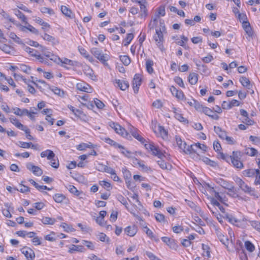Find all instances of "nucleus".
<instances>
[{
    "label": "nucleus",
    "instance_id": "17",
    "mask_svg": "<svg viewBox=\"0 0 260 260\" xmlns=\"http://www.w3.org/2000/svg\"><path fill=\"white\" fill-rule=\"evenodd\" d=\"M47 49L44 48L42 51L44 52V55L50 60L54 61V62H57V60H60V58L57 56L54 55L51 52L46 51Z\"/></svg>",
    "mask_w": 260,
    "mask_h": 260
},
{
    "label": "nucleus",
    "instance_id": "21",
    "mask_svg": "<svg viewBox=\"0 0 260 260\" xmlns=\"http://www.w3.org/2000/svg\"><path fill=\"white\" fill-rule=\"evenodd\" d=\"M115 82L117 84L118 86L122 90H125L129 87V83L126 81L116 79L115 80Z\"/></svg>",
    "mask_w": 260,
    "mask_h": 260
},
{
    "label": "nucleus",
    "instance_id": "10",
    "mask_svg": "<svg viewBox=\"0 0 260 260\" xmlns=\"http://www.w3.org/2000/svg\"><path fill=\"white\" fill-rule=\"evenodd\" d=\"M26 168L29 171H32L33 174L36 176H40L43 174V171L40 167L34 166L31 162L26 164Z\"/></svg>",
    "mask_w": 260,
    "mask_h": 260
},
{
    "label": "nucleus",
    "instance_id": "28",
    "mask_svg": "<svg viewBox=\"0 0 260 260\" xmlns=\"http://www.w3.org/2000/svg\"><path fill=\"white\" fill-rule=\"evenodd\" d=\"M217 235L220 241L225 246H228L229 241L228 238L219 232L217 233Z\"/></svg>",
    "mask_w": 260,
    "mask_h": 260
},
{
    "label": "nucleus",
    "instance_id": "48",
    "mask_svg": "<svg viewBox=\"0 0 260 260\" xmlns=\"http://www.w3.org/2000/svg\"><path fill=\"white\" fill-rule=\"evenodd\" d=\"M174 114L175 117L179 121L181 122H187V120L184 118L181 114L177 112V111H174Z\"/></svg>",
    "mask_w": 260,
    "mask_h": 260
},
{
    "label": "nucleus",
    "instance_id": "39",
    "mask_svg": "<svg viewBox=\"0 0 260 260\" xmlns=\"http://www.w3.org/2000/svg\"><path fill=\"white\" fill-rule=\"evenodd\" d=\"M53 199L56 203H61L65 199V197L62 194L56 193L54 196Z\"/></svg>",
    "mask_w": 260,
    "mask_h": 260
},
{
    "label": "nucleus",
    "instance_id": "8",
    "mask_svg": "<svg viewBox=\"0 0 260 260\" xmlns=\"http://www.w3.org/2000/svg\"><path fill=\"white\" fill-rule=\"evenodd\" d=\"M215 181L217 183L219 184L222 187L227 189L229 191H233L234 188V185L231 182L224 180L222 178H216Z\"/></svg>",
    "mask_w": 260,
    "mask_h": 260
},
{
    "label": "nucleus",
    "instance_id": "45",
    "mask_svg": "<svg viewBox=\"0 0 260 260\" xmlns=\"http://www.w3.org/2000/svg\"><path fill=\"white\" fill-rule=\"evenodd\" d=\"M134 38V35L132 33L128 34L126 38L123 41V44L125 46H127Z\"/></svg>",
    "mask_w": 260,
    "mask_h": 260
},
{
    "label": "nucleus",
    "instance_id": "43",
    "mask_svg": "<svg viewBox=\"0 0 260 260\" xmlns=\"http://www.w3.org/2000/svg\"><path fill=\"white\" fill-rule=\"evenodd\" d=\"M119 149H120V152L121 153H122L123 155H124L125 156L127 157H131V152L129 151L128 150H126L125 148H124L123 146L119 145L117 147Z\"/></svg>",
    "mask_w": 260,
    "mask_h": 260
},
{
    "label": "nucleus",
    "instance_id": "58",
    "mask_svg": "<svg viewBox=\"0 0 260 260\" xmlns=\"http://www.w3.org/2000/svg\"><path fill=\"white\" fill-rule=\"evenodd\" d=\"M174 81L180 87L185 88L183 80L179 77H175L174 78Z\"/></svg>",
    "mask_w": 260,
    "mask_h": 260
},
{
    "label": "nucleus",
    "instance_id": "29",
    "mask_svg": "<svg viewBox=\"0 0 260 260\" xmlns=\"http://www.w3.org/2000/svg\"><path fill=\"white\" fill-rule=\"evenodd\" d=\"M9 37L15 43L18 44H23L22 41L21 39L18 37L15 33L13 32H10Z\"/></svg>",
    "mask_w": 260,
    "mask_h": 260
},
{
    "label": "nucleus",
    "instance_id": "55",
    "mask_svg": "<svg viewBox=\"0 0 260 260\" xmlns=\"http://www.w3.org/2000/svg\"><path fill=\"white\" fill-rule=\"evenodd\" d=\"M225 217L229 220L230 222L231 223L234 224L236 222H237V220L235 217L231 215H229L228 214H225Z\"/></svg>",
    "mask_w": 260,
    "mask_h": 260
},
{
    "label": "nucleus",
    "instance_id": "7",
    "mask_svg": "<svg viewBox=\"0 0 260 260\" xmlns=\"http://www.w3.org/2000/svg\"><path fill=\"white\" fill-rule=\"evenodd\" d=\"M165 14V7L164 6H160L158 8L157 13L155 14V18L153 19V22H151L149 24V26H150L151 28H153L155 25L156 22L157 21V19L160 16H164Z\"/></svg>",
    "mask_w": 260,
    "mask_h": 260
},
{
    "label": "nucleus",
    "instance_id": "37",
    "mask_svg": "<svg viewBox=\"0 0 260 260\" xmlns=\"http://www.w3.org/2000/svg\"><path fill=\"white\" fill-rule=\"evenodd\" d=\"M93 146L91 143H89V144L86 143H82L78 145L77 149L79 150H84L86 148H93Z\"/></svg>",
    "mask_w": 260,
    "mask_h": 260
},
{
    "label": "nucleus",
    "instance_id": "33",
    "mask_svg": "<svg viewBox=\"0 0 260 260\" xmlns=\"http://www.w3.org/2000/svg\"><path fill=\"white\" fill-rule=\"evenodd\" d=\"M153 66V61L150 59H147L146 61V68L147 71L149 73L151 74L153 72V69L152 66Z\"/></svg>",
    "mask_w": 260,
    "mask_h": 260
},
{
    "label": "nucleus",
    "instance_id": "53",
    "mask_svg": "<svg viewBox=\"0 0 260 260\" xmlns=\"http://www.w3.org/2000/svg\"><path fill=\"white\" fill-rule=\"evenodd\" d=\"M193 106L198 111H201L203 112L204 108H206L205 107H203L196 101H193Z\"/></svg>",
    "mask_w": 260,
    "mask_h": 260
},
{
    "label": "nucleus",
    "instance_id": "9",
    "mask_svg": "<svg viewBox=\"0 0 260 260\" xmlns=\"http://www.w3.org/2000/svg\"><path fill=\"white\" fill-rule=\"evenodd\" d=\"M142 83V79L140 74H136L133 81V87L134 92L137 93L139 88Z\"/></svg>",
    "mask_w": 260,
    "mask_h": 260
},
{
    "label": "nucleus",
    "instance_id": "22",
    "mask_svg": "<svg viewBox=\"0 0 260 260\" xmlns=\"http://www.w3.org/2000/svg\"><path fill=\"white\" fill-rule=\"evenodd\" d=\"M240 82L244 87L247 88L248 89H251L252 85L248 78L246 77H241L240 78Z\"/></svg>",
    "mask_w": 260,
    "mask_h": 260
},
{
    "label": "nucleus",
    "instance_id": "47",
    "mask_svg": "<svg viewBox=\"0 0 260 260\" xmlns=\"http://www.w3.org/2000/svg\"><path fill=\"white\" fill-rule=\"evenodd\" d=\"M70 192L77 196H79L80 194V192L73 185H69L68 187Z\"/></svg>",
    "mask_w": 260,
    "mask_h": 260
},
{
    "label": "nucleus",
    "instance_id": "20",
    "mask_svg": "<svg viewBox=\"0 0 260 260\" xmlns=\"http://www.w3.org/2000/svg\"><path fill=\"white\" fill-rule=\"evenodd\" d=\"M125 233L131 237L136 235L137 232V229L135 226H128L124 229Z\"/></svg>",
    "mask_w": 260,
    "mask_h": 260
},
{
    "label": "nucleus",
    "instance_id": "35",
    "mask_svg": "<svg viewBox=\"0 0 260 260\" xmlns=\"http://www.w3.org/2000/svg\"><path fill=\"white\" fill-rule=\"evenodd\" d=\"M108 173L111 174V178L113 179V180L114 181H117V182L120 181V178L117 175L115 171L113 169H112V168H110Z\"/></svg>",
    "mask_w": 260,
    "mask_h": 260
},
{
    "label": "nucleus",
    "instance_id": "25",
    "mask_svg": "<svg viewBox=\"0 0 260 260\" xmlns=\"http://www.w3.org/2000/svg\"><path fill=\"white\" fill-rule=\"evenodd\" d=\"M41 156L42 157H47L48 159H51L55 157V154L50 150H47L41 153Z\"/></svg>",
    "mask_w": 260,
    "mask_h": 260
},
{
    "label": "nucleus",
    "instance_id": "46",
    "mask_svg": "<svg viewBox=\"0 0 260 260\" xmlns=\"http://www.w3.org/2000/svg\"><path fill=\"white\" fill-rule=\"evenodd\" d=\"M27 24V26H21V30L24 31L25 29H27L30 31L34 33H36L37 32V30L34 27L29 24L28 23Z\"/></svg>",
    "mask_w": 260,
    "mask_h": 260
},
{
    "label": "nucleus",
    "instance_id": "54",
    "mask_svg": "<svg viewBox=\"0 0 260 260\" xmlns=\"http://www.w3.org/2000/svg\"><path fill=\"white\" fill-rule=\"evenodd\" d=\"M42 13H48L49 15H53L54 14L53 10L50 8L43 7L40 10Z\"/></svg>",
    "mask_w": 260,
    "mask_h": 260
},
{
    "label": "nucleus",
    "instance_id": "2",
    "mask_svg": "<svg viewBox=\"0 0 260 260\" xmlns=\"http://www.w3.org/2000/svg\"><path fill=\"white\" fill-rule=\"evenodd\" d=\"M160 24L161 28H159V29H155V35L154 36L153 38L154 40L156 42L158 47L161 50H162L163 46L162 45V43L164 41L162 31L165 30V26L162 25V24H164V23H161V22Z\"/></svg>",
    "mask_w": 260,
    "mask_h": 260
},
{
    "label": "nucleus",
    "instance_id": "59",
    "mask_svg": "<svg viewBox=\"0 0 260 260\" xmlns=\"http://www.w3.org/2000/svg\"><path fill=\"white\" fill-rule=\"evenodd\" d=\"M202 160L206 164L211 166H214L215 162L207 157H203Z\"/></svg>",
    "mask_w": 260,
    "mask_h": 260
},
{
    "label": "nucleus",
    "instance_id": "24",
    "mask_svg": "<svg viewBox=\"0 0 260 260\" xmlns=\"http://www.w3.org/2000/svg\"><path fill=\"white\" fill-rule=\"evenodd\" d=\"M258 169H247L243 171V174L247 177H254L257 172H258Z\"/></svg>",
    "mask_w": 260,
    "mask_h": 260
},
{
    "label": "nucleus",
    "instance_id": "3",
    "mask_svg": "<svg viewBox=\"0 0 260 260\" xmlns=\"http://www.w3.org/2000/svg\"><path fill=\"white\" fill-rule=\"evenodd\" d=\"M92 54L100 61L105 63L109 59V55L107 54H103L102 51L97 48H93L91 50Z\"/></svg>",
    "mask_w": 260,
    "mask_h": 260
},
{
    "label": "nucleus",
    "instance_id": "41",
    "mask_svg": "<svg viewBox=\"0 0 260 260\" xmlns=\"http://www.w3.org/2000/svg\"><path fill=\"white\" fill-rule=\"evenodd\" d=\"M120 60L125 66H128L131 62V59L127 55H121L120 56Z\"/></svg>",
    "mask_w": 260,
    "mask_h": 260
},
{
    "label": "nucleus",
    "instance_id": "44",
    "mask_svg": "<svg viewBox=\"0 0 260 260\" xmlns=\"http://www.w3.org/2000/svg\"><path fill=\"white\" fill-rule=\"evenodd\" d=\"M245 246L246 249L249 252L253 251L255 249L253 244L249 241H247L245 242Z\"/></svg>",
    "mask_w": 260,
    "mask_h": 260
},
{
    "label": "nucleus",
    "instance_id": "63",
    "mask_svg": "<svg viewBox=\"0 0 260 260\" xmlns=\"http://www.w3.org/2000/svg\"><path fill=\"white\" fill-rule=\"evenodd\" d=\"M115 252L117 255H123L124 254V249L122 246H117L115 249Z\"/></svg>",
    "mask_w": 260,
    "mask_h": 260
},
{
    "label": "nucleus",
    "instance_id": "15",
    "mask_svg": "<svg viewBox=\"0 0 260 260\" xmlns=\"http://www.w3.org/2000/svg\"><path fill=\"white\" fill-rule=\"evenodd\" d=\"M10 120L11 122L15 125L17 128L23 131H26V132L28 133V130L26 129V126L21 124L17 119L14 117H10Z\"/></svg>",
    "mask_w": 260,
    "mask_h": 260
},
{
    "label": "nucleus",
    "instance_id": "42",
    "mask_svg": "<svg viewBox=\"0 0 260 260\" xmlns=\"http://www.w3.org/2000/svg\"><path fill=\"white\" fill-rule=\"evenodd\" d=\"M43 38L45 40L52 42L53 44L58 43V42L55 40V39L54 37H53L52 36H51L47 34H45L43 36Z\"/></svg>",
    "mask_w": 260,
    "mask_h": 260
},
{
    "label": "nucleus",
    "instance_id": "49",
    "mask_svg": "<svg viewBox=\"0 0 260 260\" xmlns=\"http://www.w3.org/2000/svg\"><path fill=\"white\" fill-rule=\"evenodd\" d=\"M60 226L62 227L66 232H69L74 231V229L72 226L67 224L66 223H62L60 225Z\"/></svg>",
    "mask_w": 260,
    "mask_h": 260
},
{
    "label": "nucleus",
    "instance_id": "14",
    "mask_svg": "<svg viewBox=\"0 0 260 260\" xmlns=\"http://www.w3.org/2000/svg\"><path fill=\"white\" fill-rule=\"evenodd\" d=\"M76 88L78 90L90 93L91 92V88L87 84L85 83H79L76 85Z\"/></svg>",
    "mask_w": 260,
    "mask_h": 260
},
{
    "label": "nucleus",
    "instance_id": "13",
    "mask_svg": "<svg viewBox=\"0 0 260 260\" xmlns=\"http://www.w3.org/2000/svg\"><path fill=\"white\" fill-rule=\"evenodd\" d=\"M161 240L164 243H166L170 248L174 250H177L178 245L175 240L170 239L167 237H162Z\"/></svg>",
    "mask_w": 260,
    "mask_h": 260
},
{
    "label": "nucleus",
    "instance_id": "52",
    "mask_svg": "<svg viewBox=\"0 0 260 260\" xmlns=\"http://www.w3.org/2000/svg\"><path fill=\"white\" fill-rule=\"evenodd\" d=\"M61 11L62 13L67 16H70L71 14V11L64 6H61Z\"/></svg>",
    "mask_w": 260,
    "mask_h": 260
},
{
    "label": "nucleus",
    "instance_id": "60",
    "mask_svg": "<svg viewBox=\"0 0 260 260\" xmlns=\"http://www.w3.org/2000/svg\"><path fill=\"white\" fill-rule=\"evenodd\" d=\"M173 231L176 234L180 233L183 231V228L181 225H175L172 228Z\"/></svg>",
    "mask_w": 260,
    "mask_h": 260
},
{
    "label": "nucleus",
    "instance_id": "12",
    "mask_svg": "<svg viewBox=\"0 0 260 260\" xmlns=\"http://www.w3.org/2000/svg\"><path fill=\"white\" fill-rule=\"evenodd\" d=\"M21 252L24 254L27 260H34L35 257V252L31 249L28 247H23L21 249Z\"/></svg>",
    "mask_w": 260,
    "mask_h": 260
},
{
    "label": "nucleus",
    "instance_id": "56",
    "mask_svg": "<svg viewBox=\"0 0 260 260\" xmlns=\"http://www.w3.org/2000/svg\"><path fill=\"white\" fill-rule=\"evenodd\" d=\"M83 244H84L88 249L93 250L94 246L93 243L91 241L83 240Z\"/></svg>",
    "mask_w": 260,
    "mask_h": 260
},
{
    "label": "nucleus",
    "instance_id": "27",
    "mask_svg": "<svg viewBox=\"0 0 260 260\" xmlns=\"http://www.w3.org/2000/svg\"><path fill=\"white\" fill-rule=\"evenodd\" d=\"M111 167H109L107 166L104 165L102 163H98L95 168L96 169L102 172H106L108 173Z\"/></svg>",
    "mask_w": 260,
    "mask_h": 260
},
{
    "label": "nucleus",
    "instance_id": "11",
    "mask_svg": "<svg viewBox=\"0 0 260 260\" xmlns=\"http://www.w3.org/2000/svg\"><path fill=\"white\" fill-rule=\"evenodd\" d=\"M235 181L239 187L245 193L249 192L250 190V187L247 184H246L241 178L237 177L235 179Z\"/></svg>",
    "mask_w": 260,
    "mask_h": 260
},
{
    "label": "nucleus",
    "instance_id": "4",
    "mask_svg": "<svg viewBox=\"0 0 260 260\" xmlns=\"http://www.w3.org/2000/svg\"><path fill=\"white\" fill-rule=\"evenodd\" d=\"M175 138L177 145L185 153H191V150H193V146H190V145L187 146L186 143L183 141L179 137L176 136Z\"/></svg>",
    "mask_w": 260,
    "mask_h": 260
},
{
    "label": "nucleus",
    "instance_id": "51",
    "mask_svg": "<svg viewBox=\"0 0 260 260\" xmlns=\"http://www.w3.org/2000/svg\"><path fill=\"white\" fill-rule=\"evenodd\" d=\"M50 160V165L55 169H57L59 167V161L57 159H55V157L52 158L51 159H49Z\"/></svg>",
    "mask_w": 260,
    "mask_h": 260
},
{
    "label": "nucleus",
    "instance_id": "26",
    "mask_svg": "<svg viewBox=\"0 0 260 260\" xmlns=\"http://www.w3.org/2000/svg\"><path fill=\"white\" fill-rule=\"evenodd\" d=\"M198 81V75L191 73L188 76V81L191 85H195Z\"/></svg>",
    "mask_w": 260,
    "mask_h": 260
},
{
    "label": "nucleus",
    "instance_id": "19",
    "mask_svg": "<svg viewBox=\"0 0 260 260\" xmlns=\"http://www.w3.org/2000/svg\"><path fill=\"white\" fill-rule=\"evenodd\" d=\"M203 113H204L206 115L215 120H217L219 118L218 115L214 114V112L211 109L208 107L204 108Z\"/></svg>",
    "mask_w": 260,
    "mask_h": 260
},
{
    "label": "nucleus",
    "instance_id": "61",
    "mask_svg": "<svg viewBox=\"0 0 260 260\" xmlns=\"http://www.w3.org/2000/svg\"><path fill=\"white\" fill-rule=\"evenodd\" d=\"M94 102L97 108L99 109H102L105 106L104 103L98 99H95Z\"/></svg>",
    "mask_w": 260,
    "mask_h": 260
},
{
    "label": "nucleus",
    "instance_id": "5",
    "mask_svg": "<svg viewBox=\"0 0 260 260\" xmlns=\"http://www.w3.org/2000/svg\"><path fill=\"white\" fill-rule=\"evenodd\" d=\"M240 152L238 151H233V155L230 156L232 163L234 167L237 169H242L243 168V163L239 160L238 158V154Z\"/></svg>",
    "mask_w": 260,
    "mask_h": 260
},
{
    "label": "nucleus",
    "instance_id": "38",
    "mask_svg": "<svg viewBox=\"0 0 260 260\" xmlns=\"http://www.w3.org/2000/svg\"><path fill=\"white\" fill-rule=\"evenodd\" d=\"M202 249L203 250V256H206L208 257H210V252L209 247L204 244H202Z\"/></svg>",
    "mask_w": 260,
    "mask_h": 260
},
{
    "label": "nucleus",
    "instance_id": "34",
    "mask_svg": "<svg viewBox=\"0 0 260 260\" xmlns=\"http://www.w3.org/2000/svg\"><path fill=\"white\" fill-rule=\"evenodd\" d=\"M15 110L14 114L20 116L26 115L27 113V109H21L19 108H16L14 109Z\"/></svg>",
    "mask_w": 260,
    "mask_h": 260
},
{
    "label": "nucleus",
    "instance_id": "64",
    "mask_svg": "<svg viewBox=\"0 0 260 260\" xmlns=\"http://www.w3.org/2000/svg\"><path fill=\"white\" fill-rule=\"evenodd\" d=\"M257 153V151L253 148H251L247 149L246 152L247 154L251 156L255 155Z\"/></svg>",
    "mask_w": 260,
    "mask_h": 260
},
{
    "label": "nucleus",
    "instance_id": "6",
    "mask_svg": "<svg viewBox=\"0 0 260 260\" xmlns=\"http://www.w3.org/2000/svg\"><path fill=\"white\" fill-rule=\"evenodd\" d=\"M109 126L113 128L115 132L119 135H120L123 137H126L127 136V133L125 129L123 127H121L118 123L110 122H109Z\"/></svg>",
    "mask_w": 260,
    "mask_h": 260
},
{
    "label": "nucleus",
    "instance_id": "23",
    "mask_svg": "<svg viewBox=\"0 0 260 260\" xmlns=\"http://www.w3.org/2000/svg\"><path fill=\"white\" fill-rule=\"evenodd\" d=\"M214 131L217 135L222 139H224L226 136L225 131L222 130L219 126H214Z\"/></svg>",
    "mask_w": 260,
    "mask_h": 260
},
{
    "label": "nucleus",
    "instance_id": "57",
    "mask_svg": "<svg viewBox=\"0 0 260 260\" xmlns=\"http://www.w3.org/2000/svg\"><path fill=\"white\" fill-rule=\"evenodd\" d=\"M158 131L159 132L160 134L161 135V137L163 138H164L165 137H166L167 136L168 133L163 126H158Z\"/></svg>",
    "mask_w": 260,
    "mask_h": 260
},
{
    "label": "nucleus",
    "instance_id": "31",
    "mask_svg": "<svg viewBox=\"0 0 260 260\" xmlns=\"http://www.w3.org/2000/svg\"><path fill=\"white\" fill-rule=\"evenodd\" d=\"M14 13L20 19H21L24 23H25V24H27L26 18L25 15L20 11L17 9H15L14 10Z\"/></svg>",
    "mask_w": 260,
    "mask_h": 260
},
{
    "label": "nucleus",
    "instance_id": "1",
    "mask_svg": "<svg viewBox=\"0 0 260 260\" xmlns=\"http://www.w3.org/2000/svg\"><path fill=\"white\" fill-rule=\"evenodd\" d=\"M145 148L151 152L153 155L157 156L160 159L159 160H157V163L160 167L162 169H170L171 166L169 164H167L166 162L162 160L164 157H165L164 153L159 149V147L155 145L153 142H149L145 144Z\"/></svg>",
    "mask_w": 260,
    "mask_h": 260
},
{
    "label": "nucleus",
    "instance_id": "40",
    "mask_svg": "<svg viewBox=\"0 0 260 260\" xmlns=\"http://www.w3.org/2000/svg\"><path fill=\"white\" fill-rule=\"evenodd\" d=\"M141 16L142 17H146L147 16V10L145 6V4H143L140 5Z\"/></svg>",
    "mask_w": 260,
    "mask_h": 260
},
{
    "label": "nucleus",
    "instance_id": "30",
    "mask_svg": "<svg viewBox=\"0 0 260 260\" xmlns=\"http://www.w3.org/2000/svg\"><path fill=\"white\" fill-rule=\"evenodd\" d=\"M56 220L54 218L49 217H44L41 219L42 222L44 224H53Z\"/></svg>",
    "mask_w": 260,
    "mask_h": 260
},
{
    "label": "nucleus",
    "instance_id": "36",
    "mask_svg": "<svg viewBox=\"0 0 260 260\" xmlns=\"http://www.w3.org/2000/svg\"><path fill=\"white\" fill-rule=\"evenodd\" d=\"M190 146H193V150H191V152H195L194 147L199 148L200 149L202 150L203 151H206L207 148V146L205 145L201 144L200 143H197L193 145H191Z\"/></svg>",
    "mask_w": 260,
    "mask_h": 260
},
{
    "label": "nucleus",
    "instance_id": "62",
    "mask_svg": "<svg viewBox=\"0 0 260 260\" xmlns=\"http://www.w3.org/2000/svg\"><path fill=\"white\" fill-rule=\"evenodd\" d=\"M242 121L247 125H252L254 123L253 121L250 119L248 116L244 117Z\"/></svg>",
    "mask_w": 260,
    "mask_h": 260
},
{
    "label": "nucleus",
    "instance_id": "32",
    "mask_svg": "<svg viewBox=\"0 0 260 260\" xmlns=\"http://www.w3.org/2000/svg\"><path fill=\"white\" fill-rule=\"evenodd\" d=\"M51 91L54 93V94L63 98L64 96L65 93L63 90L60 89V88H58L57 87H53L51 88Z\"/></svg>",
    "mask_w": 260,
    "mask_h": 260
},
{
    "label": "nucleus",
    "instance_id": "16",
    "mask_svg": "<svg viewBox=\"0 0 260 260\" xmlns=\"http://www.w3.org/2000/svg\"><path fill=\"white\" fill-rule=\"evenodd\" d=\"M85 249L82 245H72L69 248L68 252L70 253H73L75 251L84 252Z\"/></svg>",
    "mask_w": 260,
    "mask_h": 260
},
{
    "label": "nucleus",
    "instance_id": "18",
    "mask_svg": "<svg viewBox=\"0 0 260 260\" xmlns=\"http://www.w3.org/2000/svg\"><path fill=\"white\" fill-rule=\"evenodd\" d=\"M170 91L173 95L179 99H182L184 96L183 92L181 90H178L173 86L170 87Z\"/></svg>",
    "mask_w": 260,
    "mask_h": 260
},
{
    "label": "nucleus",
    "instance_id": "50",
    "mask_svg": "<svg viewBox=\"0 0 260 260\" xmlns=\"http://www.w3.org/2000/svg\"><path fill=\"white\" fill-rule=\"evenodd\" d=\"M0 14L5 19L8 20L9 21L11 22H14V20L13 18H11L9 15L6 13L3 10H1L0 11Z\"/></svg>",
    "mask_w": 260,
    "mask_h": 260
}]
</instances>
